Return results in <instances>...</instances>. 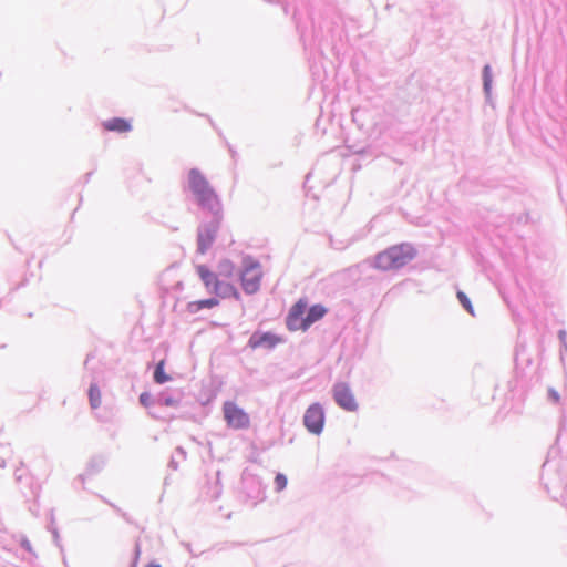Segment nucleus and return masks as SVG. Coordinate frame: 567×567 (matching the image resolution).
Segmentation results:
<instances>
[{"label":"nucleus","mask_w":567,"mask_h":567,"mask_svg":"<svg viewBox=\"0 0 567 567\" xmlns=\"http://www.w3.org/2000/svg\"><path fill=\"white\" fill-rule=\"evenodd\" d=\"M105 131L126 133L131 131L132 125L128 120L122 117H113L102 123Z\"/></svg>","instance_id":"obj_10"},{"label":"nucleus","mask_w":567,"mask_h":567,"mask_svg":"<svg viewBox=\"0 0 567 567\" xmlns=\"http://www.w3.org/2000/svg\"><path fill=\"white\" fill-rule=\"evenodd\" d=\"M212 291L221 298H239V293L235 286L230 284H224L220 280H215L214 289Z\"/></svg>","instance_id":"obj_11"},{"label":"nucleus","mask_w":567,"mask_h":567,"mask_svg":"<svg viewBox=\"0 0 567 567\" xmlns=\"http://www.w3.org/2000/svg\"><path fill=\"white\" fill-rule=\"evenodd\" d=\"M281 339L274 333L265 332V333H254L249 340V344L251 348H274L277 346Z\"/></svg>","instance_id":"obj_9"},{"label":"nucleus","mask_w":567,"mask_h":567,"mask_svg":"<svg viewBox=\"0 0 567 567\" xmlns=\"http://www.w3.org/2000/svg\"><path fill=\"white\" fill-rule=\"evenodd\" d=\"M308 301L299 299L289 310L287 316V327L290 331H306L315 322L322 319L327 313V308L322 305H315L307 310Z\"/></svg>","instance_id":"obj_1"},{"label":"nucleus","mask_w":567,"mask_h":567,"mask_svg":"<svg viewBox=\"0 0 567 567\" xmlns=\"http://www.w3.org/2000/svg\"><path fill=\"white\" fill-rule=\"evenodd\" d=\"M275 485L278 492L285 489L287 486V477L284 474H277L275 477Z\"/></svg>","instance_id":"obj_18"},{"label":"nucleus","mask_w":567,"mask_h":567,"mask_svg":"<svg viewBox=\"0 0 567 567\" xmlns=\"http://www.w3.org/2000/svg\"><path fill=\"white\" fill-rule=\"evenodd\" d=\"M197 274L207 289H214L215 280H219L205 265L196 267Z\"/></svg>","instance_id":"obj_12"},{"label":"nucleus","mask_w":567,"mask_h":567,"mask_svg":"<svg viewBox=\"0 0 567 567\" xmlns=\"http://www.w3.org/2000/svg\"><path fill=\"white\" fill-rule=\"evenodd\" d=\"M145 567H161V565L155 564V563H150Z\"/></svg>","instance_id":"obj_21"},{"label":"nucleus","mask_w":567,"mask_h":567,"mask_svg":"<svg viewBox=\"0 0 567 567\" xmlns=\"http://www.w3.org/2000/svg\"><path fill=\"white\" fill-rule=\"evenodd\" d=\"M188 179L190 189L196 196L198 204L209 210L218 212L220 209L218 197L200 172L192 169Z\"/></svg>","instance_id":"obj_2"},{"label":"nucleus","mask_w":567,"mask_h":567,"mask_svg":"<svg viewBox=\"0 0 567 567\" xmlns=\"http://www.w3.org/2000/svg\"><path fill=\"white\" fill-rule=\"evenodd\" d=\"M219 303L218 299L209 298L204 300L192 301L187 305V310L190 313H196L204 308H214Z\"/></svg>","instance_id":"obj_13"},{"label":"nucleus","mask_w":567,"mask_h":567,"mask_svg":"<svg viewBox=\"0 0 567 567\" xmlns=\"http://www.w3.org/2000/svg\"><path fill=\"white\" fill-rule=\"evenodd\" d=\"M415 255L409 245L392 246L375 257V267L382 270L395 269L404 266Z\"/></svg>","instance_id":"obj_3"},{"label":"nucleus","mask_w":567,"mask_h":567,"mask_svg":"<svg viewBox=\"0 0 567 567\" xmlns=\"http://www.w3.org/2000/svg\"><path fill=\"white\" fill-rule=\"evenodd\" d=\"M488 69H489L488 66H485V82H484V84H485L486 89H488V86H489V80H488V78L486 75Z\"/></svg>","instance_id":"obj_20"},{"label":"nucleus","mask_w":567,"mask_h":567,"mask_svg":"<svg viewBox=\"0 0 567 567\" xmlns=\"http://www.w3.org/2000/svg\"><path fill=\"white\" fill-rule=\"evenodd\" d=\"M164 360L159 361L156 365L155 372H154V380L158 384H163L167 381H169V375H167L164 371Z\"/></svg>","instance_id":"obj_15"},{"label":"nucleus","mask_w":567,"mask_h":567,"mask_svg":"<svg viewBox=\"0 0 567 567\" xmlns=\"http://www.w3.org/2000/svg\"><path fill=\"white\" fill-rule=\"evenodd\" d=\"M457 299L460 300V302L462 303V306L471 313V315H474V310H473V306L470 301V299L467 298V296L462 292V291H458L457 292Z\"/></svg>","instance_id":"obj_17"},{"label":"nucleus","mask_w":567,"mask_h":567,"mask_svg":"<svg viewBox=\"0 0 567 567\" xmlns=\"http://www.w3.org/2000/svg\"><path fill=\"white\" fill-rule=\"evenodd\" d=\"M333 398L337 404L346 411L353 412L358 409L354 395L346 383H337L333 386Z\"/></svg>","instance_id":"obj_7"},{"label":"nucleus","mask_w":567,"mask_h":567,"mask_svg":"<svg viewBox=\"0 0 567 567\" xmlns=\"http://www.w3.org/2000/svg\"><path fill=\"white\" fill-rule=\"evenodd\" d=\"M224 419L229 427L240 430L250 425L249 415L235 402L226 401L223 404Z\"/></svg>","instance_id":"obj_4"},{"label":"nucleus","mask_w":567,"mask_h":567,"mask_svg":"<svg viewBox=\"0 0 567 567\" xmlns=\"http://www.w3.org/2000/svg\"><path fill=\"white\" fill-rule=\"evenodd\" d=\"M217 230H218L217 221H214L209 225H205L204 227H202L199 229L197 244H198V251L200 254H205L212 247V245L216 238Z\"/></svg>","instance_id":"obj_8"},{"label":"nucleus","mask_w":567,"mask_h":567,"mask_svg":"<svg viewBox=\"0 0 567 567\" xmlns=\"http://www.w3.org/2000/svg\"><path fill=\"white\" fill-rule=\"evenodd\" d=\"M554 399H555V401H558L557 394H554Z\"/></svg>","instance_id":"obj_22"},{"label":"nucleus","mask_w":567,"mask_h":567,"mask_svg":"<svg viewBox=\"0 0 567 567\" xmlns=\"http://www.w3.org/2000/svg\"><path fill=\"white\" fill-rule=\"evenodd\" d=\"M90 404L93 409H96L101 404V391L96 384H92L89 390Z\"/></svg>","instance_id":"obj_16"},{"label":"nucleus","mask_w":567,"mask_h":567,"mask_svg":"<svg viewBox=\"0 0 567 567\" xmlns=\"http://www.w3.org/2000/svg\"><path fill=\"white\" fill-rule=\"evenodd\" d=\"M219 276L230 278L235 274V265L230 260H221L218 265Z\"/></svg>","instance_id":"obj_14"},{"label":"nucleus","mask_w":567,"mask_h":567,"mask_svg":"<svg viewBox=\"0 0 567 567\" xmlns=\"http://www.w3.org/2000/svg\"><path fill=\"white\" fill-rule=\"evenodd\" d=\"M140 402L144 405V406H148L150 402H151V395L146 392L142 393L140 395Z\"/></svg>","instance_id":"obj_19"},{"label":"nucleus","mask_w":567,"mask_h":567,"mask_svg":"<svg viewBox=\"0 0 567 567\" xmlns=\"http://www.w3.org/2000/svg\"><path fill=\"white\" fill-rule=\"evenodd\" d=\"M262 278L261 267L257 262H246L240 276L241 286L245 292L255 293L260 288Z\"/></svg>","instance_id":"obj_5"},{"label":"nucleus","mask_w":567,"mask_h":567,"mask_svg":"<svg viewBox=\"0 0 567 567\" xmlns=\"http://www.w3.org/2000/svg\"><path fill=\"white\" fill-rule=\"evenodd\" d=\"M303 424L313 434H320L324 425V412L319 403L311 404L305 412Z\"/></svg>","instance_id":"obj_6"}]
</instances>
